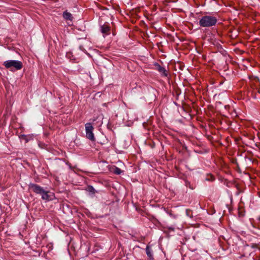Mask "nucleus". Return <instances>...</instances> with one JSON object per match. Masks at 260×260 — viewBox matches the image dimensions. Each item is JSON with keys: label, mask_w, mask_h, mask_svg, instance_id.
Here are the masks:
<instances>
[{"label": "nucleus", "mask_w": 260, "mask_h": 260, "mask_svg": "<svg viewBox=\"0 0 260 260\" xmlns=\"http://www.w3.org/2000/svg\"><path fill=\"white\" fill-rule=\"evenodd\" d=\"M29 188L37 194H40L42 199L46 201L52 200L54 198L53 193L45 191L42 187L35 184H30Z\"/></svg>", "instance_id": "obj_1"}, {"label": "nucleus", "mask_w": 260, "mask_h": 260, "mask_svg": "<svg viewBox=\"0 0 260 260\" xmlns=\"http://www.w3.org/2000/svg\"><path fill=\"white\" fill-rule=\"evenodd\" d=\"M217 22L216 17L211 15L203 16L199 21V24L203 27H210L215 25Z\"/></svg>", "instance_id": "obj_2"}, {"label": "nucleus", "mask_w": 260, "mask_h": 260, "mask_svg": "<svg viewBox=\"0 0 260 260\" xmlns=\"http://www.w3.org/2000/svg\"><path fill=\"white\" fill-rule=\"evenodd\" d=\"M3 64L6 68L10 69L11 71L20 70L23 67L22 62L16 60H6L4 62Z\"/></svg>", "instance_id": "obj_3"}, {"label": "nucleus", "mask_w": 260, "mask_h": 260, "mask_svg": "<svg viewBox=\"0 0 260 260\" xmlns=\"http://www.w3.org/2000/svg\"><path fill=\"white\" fill-rule=\"evenodd\" d=\"M86 137L92 141H95V138L93 133V127L90 123H87L85 125Z\"/></svg>", "instance_id": "obj_4"}, {"label": "nucleus", "mask_w": 260, "mask_h": 260, "mask_svg": "<svg viewBox=\"0 0 260 260\" xmlns=\"http://www.w3.org/2000/svg\"><path fill=\"white\" fill-rule=\"evenodd\" d=\"M63 17L64 19H65L66 20H71L72 21L73 20V16H72V15L71 14V13L67 12V11H65L63 12Z\"/></svg>", "instance_id": "obj_5"}, {"label": "nucleus", "mask_w": 260, "mask_h": 260, "mask_svg": "<svg viewBox=\"0 0 260 260\" xmlns=\"http://www.w3.org/2000/svg\"><path fill=\"white\" fill-rule=\"evenodd\" d=\"M157 69L158 71L160 73H161L162 75H163L165 76H167V74L166 73V70L165 69V68L162 67H161L159 65H157Z\"/></svg>", "instance_id": "obj_6"}, {"label": "nucleus", "mask_w": 260, "mask_h": 260, "mask_svg": "<svg viewBox=\"0 0 260 260\" xmlns=\"http://www.w3.org/2000/svg\"><path fill=\"white\" fill-rule=\"evenodd\" d=\"M109 30L110 28L107 25L104 24L101 27V31L103 34L107 33Z\"/></svg>", "instance_id": "obj_7"}, {"label": "nucleus", "mask_w": 260, "mask_h": 260, "mask_svg": "<svg viewBox=\"0 0 260 260\" xmlns=\"http://www.w3.org/2000/svg\"><path fill=\"white\" fill-rule=\"evenodd\" d=\"M112 171L116 174H120L121 173V170L117 167L114 168Z\"/></svg>", "instance_id": "obj_8"}, {"label": "nucleus", "mask_w": 260, "mask_h": 260, "mask_svg": "<svg viewBox=\"0 0 260 260\" xmlns=\"http://www.w3.org/2000/svg\"><path fill=\"white\" fill-rule=\"evenodd\" d=\"M146 250V253H147V254L148 255V256L149 257H151L152 254L151 253V249L149 246H147Z\"/></svg>", "instance_id": "obj_9"}]
</instances>
